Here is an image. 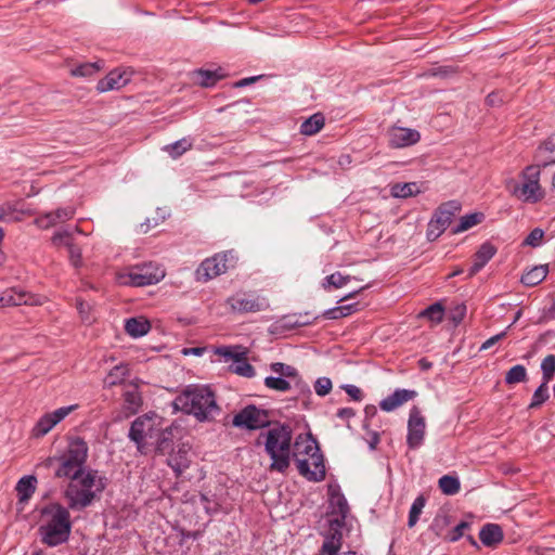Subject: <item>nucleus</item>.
<instances>
[{
	"label": "nucleus",
	"mask_w": 555,
	"mask_h": 555,
	"mask_svg": "<svg viewBox=\"0 0 555 555\" xmlns=\"http://www.w3.org/2000/svg\"><path fill=\"white\" fill-rule=\"evenodd\" d=\"M176 410L193 415L198 422H211L220 413L216 395L209 386L189 385L173 401Z\"/></svg>",
	"instance_id": "nucleus-1"
},
{
	"label": "nucleus",
	"mask_w": 555,
	"mask_h": 555,
	"mask_svg": "<svg viewBox=\"0 0 555 555\" xmlns=\"http://www.w3.org/2000/svg\"><path fill=\"white\" fill-rule=\"evenodd\" d=\"M195 76L199 86L209 88L215 86L223 75L219 70L197 69Z\"/></svg>",
	"instance_id": "nucleus-37"
},
{
	"label": "nucleus",
	"mask_w": 555,
	"mask_h": 555,
	"mask_svg": "<svg viewBox=\"0 0 555 555\" xmlns=\"http://www.w3.org/2000/svg\"><path fill=\"white\" fill-rule=\"evenodd\" d=\"M496 248L489 242L483 243L479 249L474 254L470 263L467 264V269H456L450 272L446 278H455L464 272H467L469 278L476 275L492 257L495 255Z\"/></svg>",
	"instance_id": "nucleus-13"
},
{
	"label": "nucleus",
	"mask_w": 555,
	"mask_h": 555,
	"mask_svg": "<svg viewBox=\"0 0 555 555\" xmlns=\"http://www.w3.org/2000/svg\"><path fill=\"white\" fill-rule=\"evenodd\" d=\"M426 504V498L421 494L418 495L412 503L410 512H409V519H408V527L413 528L416 522L420 519V515L422 514V511Z\"/></svg>",
	"instance_id": "nucleus-41"
},
{
	"label": "nucleus",
	"mask_w": 555,
	"mask_h": 555,
	"mask_svg": "<svg viewBox=\"0 0 555 555\" xmlns=\"http://www.w3.org/2000/svg\"><path fill=\"white\" fill-rule=\"evenodd\" d=\"M130 375L129 364L119 363L115 365L104 378V385L108 388L120 385Z\"/></svg>",
	"instance_id": "nucleus-31"
},
{
	"label": "nucleus",
	"mask_w": 555,
	"mask_h": 555,
	"mask_svg": "<svg viewBox=\"0 0 555 555\" xmlns=\"http://www.w3.org/2000/svg\"><path fill=\"white\" fill-rule=\"evenodd\" d=\"M438 483H439V488L442 491V493H444L447 495H454L461 489V483H460L459 478L450 476V475L442 476L439 479Z\"/></svg>",
	"instance_id": "nucleus-40"
},
{
	"label": "nucleus",
	"mask_w": 555,
	"mask_h": 555,
	"mask_svg": "<svg viewBox=\"0 0 555 555\" xmlns=\"http://www.w3.org/2000/svg\"><path fill=\"white\" fill-rule=\"evenodd\" d=\"M267 388L276 391H287L291 389V383L281 376H268L264 378Z\"/></svg>",
	"instance_id": "nucleus-46"
},
{
	"label": "nucleus",
	"mask_w": 555,
	"mask_h": 555,
	"mask_svg": "<svg viewBox=\"0 0 555 555\" xmlns=\"http://www.w3.org/2000/svg\"><path fill=\"white\" fill-rule=\"evenodd\" d=\"M485 220L483 212H473L461 217L460 222L452 229L453 234L462 233L481 223Z\"/></svg>",
	"instance_id": "nucleus-35"
},
{
	"label": "nucleus",
	"mask_w": 555,
	"mask_h": 555,
	"mask_svg": "<svg viewBox=\"0 0 555 555\" xmlns=\"http://www.w3.org/2000/svg\"><path fill=\"white\" fill-rule=\"evenodd\" d=\"M199 502L204 506L207 514L211 515L217 513L218 504L215 501L210 500L207 494L201 493Z\"/></svg>",
	"instance_id": "nucleus-55"
},
{
	"label": "nucleus",
	"mask_w": 555,
	"mask_h": 555,
	"mask_svg": "<svg viewBox=\"0 0 555 555\" xmlns=\"http://www.w3.org/2000/svg\"><path fill=\"white\" fill-rule=\"evenodd\" d=\"M446 230H443V228H441L437 222H435V220L431 218L429 223H428V227H427V232H426V236H427V240L428 241H436Z\"/></svg>",
	"instance_id": "nucleus-54"
},
{
	"label": "nucleus",
	"mask_w": 555,
	"mask_h": 555,
	"mask_svg": "<svg viewBox=\"0 0 555 555\" xmlns=\"http://www.w3.org/2000/svg\"><path fill=\"white\" fill-rule=\"evenodd\" d=\"M543 237L544 231L540 228H535L527 235L522 244L531 247H538L541 245Z\"/></svg>",
	"instance_id": "nucleus-51"
},
{
	"label": "nucleus",
	"mask_w": 555,
	"mask_h": 555,
	"mask_svg": "<svg viewBox=\"0 0 555 555\" xmlns=\"http://www.w3.org/2000/svg\"><path fill=\"white\" fill-rule=\"evenodd\" d=\"M14 209L10 205H1L0 206V221H9L12 220V215L14 214Z\"/></svg>",
	"instance_id": "nucleus-64"
},
{
	"label": "nucleus",
	"mask_w": 555,
	"mask_h": 555,
	"mask_svg": "<svg viewBox=\"0 0 555 555\" xmlns=\"http://www.w3.org/2000/svg\"><path fill=\"white\" fill-rule=\"evenodd\" d=\"M292 456L296 460L298 473L308 481L320 482L325 479L324 456L311 434L296 438Z\"/></svg>",
	"instance_id": "nucleus-3"
},
{
	"label": "nucleus",
	"mask_w": 555,
	"mask_h": 555,
	"mask_svg": "<svg viewBox=\"0 0 555 555\" xmlns=\"http://www.w3.org/2000/svg\"><path fill=\"white\" fill-rule=\"evenodd\" d=\"M446 314L442 301H437L425 308L418 313V319H427L433 323L439 324L443 321Z\"/></svg>",
	"instance_id": "nucleus-32"
},
{
	"label": "nucleus",
	"mask_w": 555,
	"mask_h": 555,
	"mask_svg": "<svg viewBox=\"0 0 555 555\" xmlns=\"http://www.w3.org/2000/svg\"><path fill=\"white\" fill-rule=\"evenodd\" d=\"M173 451V433L171 428L163 430L156 442L155 453L157 455L170 454Z\"/></svg>",
	"instance_id": "nucleus-34"
},
{
	"label": "nucleus",
	"mask_w": 555,
	"mask_h": 555,
	"mask_svg": "<svg viewBox=\"0 0 555 555\" xmlns=\"http://www.w3.org/2000/svg\"><path fill=\"white\" fill-rule=\"evenodd\" d=\"M167 464L175 473L177 478L181 477L182 474L190 467L191 460L189 456V450L181 446L177 451H172L168 454Z\"/></svg>",
	"instance_id": "nucleus-22"
},
{
	"label": "nucleus",
	"mask_w": 555,
	"mask_h": 555,
	"mask_svg": "<svg viewBox=\"0 0 555 555\" xmlns=\"http://www.w3.org/2000/svg\"><path fill=\"white\" fill-rule=\"evenodd\" d=\"M527 379V370L524 365L517 364L511 367L505 374V383L515 385Z\"/></svg>",
	"instance_id": "nucleus-42"
},
{
	"label": "nucleus",
	"mask_w": 555,
	"mask_h": 555,
	"mask_svg": "<svg viewBox=\"0 0 555 555\" xmlns=\"http://www.w3.org/2000/svg\"><path fill=\"white\" fill-rule=\"evenodd\" d=\"M264 439V451L272 460L270 470L284 474L291 465V448L293 430L287 424L276 423L266 433H261L257 439V444Z\"/></svg>",
	"instance_id": "nucleus-4"
},
{
	"label": "nucleus",
	"mask_w": 555,
	"mask_h": 555,
	"mask_svg": "<svg viewBox=\"0 0 555 555\" xmlns=\"http://www.w3.org/2000/svg\"><path fill=\"white\" fill-rule=\"evenodd\" d=\"M343 545V532L339 530L328 529L324 537L323 544L318 555H339Z\"/></svg>",
	"instance_id": "nucleus-25"
},
{
	"label": "nucleus",
	"mask_w": 555,
	"mask_h": 555,
	"mask_svg": "<svg viewBox=\"0 0 555 555\" xmlns=\"http://www.w3.org/2000/svg\"><path fill=\"white\" fill-rule=\"evenodd\" d=\"M534 159L538 162L535 165H541V168L555 164V133L538 146Z\"/></svg>",
	"instance_id": "nucleus-24"
},
{
	"label": "nucleus",
	"mask_w": 555,
	"mask_h": 555,
	"mask_svg": "<svg viewBox=\"0 0 555 555\" xmlns=\"http://www.w3.org/2000/svg\"><path fill=\"white\" fill-rule=\"evenodd\" d=\"M541 370H542V383H545L546 385L548 382L553 378L555 373V356L548 354L546 356L541 363Z\"/></svg>",
	"instance_id": "nucleus-44"
},
{
	"label": "nucleus",
	"mask_w": 555,
	"mask_h": 555,
	"mask_svg": "<svg viewBox=\"0 0 555 555\" xmlns=\"http://www.w3.org/2000/svg\"><path fill=\"white\" fill-rule=\"evenodd\" d=\"M466 315V306L464 304L456 305L449 311L448 319L457 326Z\"/></svg>",
	"instance_id": "nucleus-52"
},
{
	"label": "nucleus",
	"mask_w": 555,
	"mask_h": 555,
	"mask_svg": "<svg viewBox=\"0 0 555 555\" xmlns=\"http://www.w3.org/2000/svg\"><path fill=\"white\" fill-rule=\"evenodd\" d=\"M191 147L192 143L188 139L183 138L175 143L166 145L164 150L168 152L171 157L177 158Z\"/></svg>",
	"instance_id": "nucleus-43"
},
{
	"label": "nucleus",
	"mask_w": 555,
	"mask_h": 555,
	"mask_svg": "<svg viewBox=\"0 0 555 555\" xmlns=\"http://www.w3.org/2000/svg\"><path fill=\"white\" fill-rule=\"evenodd\" d=\"M356 411L352 408H341L338 409L336 412V416L340 420L349 421L350 418L354 417Z\"/></svg>",
	"instance_id": "nucleus-63"
},
{
	"label": "nucleus",
	"mask_w": 555,
	"mask_h": 555,
	"mask_svg": "<svg viewBox=\"0 0 555 555\" xmlns=\"http://www.w3.org/2000/svg\"><path fill=\"white\" fill-rule=\"evenodd\" d=\"M218 353L228 359H234L236 361V364L233 367V372L236 373L237 375L248 378L255 376V367L251 364H249L246 359H240L236 354H234L231 348H219Z\"/></svg>",
	"instance_id": "nucleus-26"
},
{
	"label": "nucleus",
	"mask_w": 555,
	"mask_h": 555,
	"mask_svg": "<svg viewBox=\"0 0 555 555\" xmlns=\"http://www.w3.org/2000/svg\"><path fill=\"white\" fill-rule=\"evenodd\" d=\"M486 103L491 107L501 106L504 103V96L501 91H493L487 95Z\"/></svg>",
	"instance_id": "nucleus-56"
},
{
	"label": "nucleus",
	"mask_w": 555,
	"mask_h": 555,
	"mask_svg": "<svg viewBox=\"0 0 555 555\" xmlns=\"http://www.w3.org/2000/svg\"><path fill=\"white\" fill-rule=\"evenodd\" d=\"M129 81L130 76L126 70L114 69L111 70L104 78L98 81L96 90L99 92L118 90L125 87Z\"/></svg>",
	"instance_id": "nucleus-19"
},
{
	"label": "nucleus",
	"mask_w": 555,
	"mask_h": 555,
	"mask_svg": "<svg viewBox=\"0 0 555 555\" xmlns=\"http://www.w3.org/2000/svg\"><path fill=\"white\" fill-rule=\"evenodd\" d=\"M89 448L81 437L72 438L66 451L59 457L48 459V465L57 461L59 467L54 475L57 478H69L70 481H78L87 472L85 464L88 459Z\"/></svg>",
	"instance_id": "nucleus-6"
},
{
	"label": "nucleus",
	"mask_w": 555,
	"mask_h": 555,
	"mask_svg": "<svg viewBox=\"0 0 555 555\" xmlns=\"http://www.w3.org/2000/svg\"><path fill=\"white\" fill-rule=\"evenodd\" d=\"M76 308L83 323L91 324L94 322L95 319L91 314L92 307L87 301L76 298Z\"/></svg>",
	"instance_id": "nucleus-48"
},
{
	"label": "nucleus",
	"mask_w": 555,
	"mask_h": 555,
	"mask_svg": "<svg viewBox=\"0 0 555 555\" xmlns=\"http://www.w3.org/2000/svg\"><path fill=\"white\" fill-rule=\"evenodd\" d=\"M550 398L548 388L545 383H542L533 392L529 409H537L542 405Z\"/></svg>",
	"instance_id": "nucleus-45"
},
{
	"label": "nucleus",
	"mask_w": 555,
	"mask_h": 555,
	"mask_svg": "<svg viewBox=\"0 0 555 555\" xmlns=\"http://www.w3.org/2000/svg\"><path fill=\"white\" fill-rule=\"evenodd\" d=\"M125 408L131 413H137L142 405V397L137 387L124 392Z\"/></svg>",
	"instance_id": "nucleus-38"
},
{
	"label": "nucleus",
	"mask_w": 555,
	"mask_h": 555,
	"mask_svg": "<svg viewBox=\"0 0 555 555\" xmlns=\"http://www.w3.org/2000/svg\"><path fill=\"white\" fill-rule=\"evenodd\" d=\"M232 425L250 431L262 429L270 426V413L255 404H247L233 416Z\"/></svg>",
	"instance_id": "nucleus-10"
},
{
	"label": "nucleus",
	"mask_w": 555,
	"mask_h": 555,
	"mask_svg": "<svg viewBox=\"0 0 555 555\" xmlns=\"http://www.w3.org/2000/svg\"><path fill=\"white\" fill-rule=\"evenodd\" d=\"M166 270L156 261L135 264L128 273H119L117 278H165Z\"/></svg>",
	"instance_id": "nucleus-17"
},
{
	"label": "nucleus",
	"mask_w": 555,
	"mask_h": 555,
	"mask_svg": "<svg viewBox=\"0 0 555 555\" xmlns=\"http://www.w3.org/2000/svg\"><path fill=\"white\" fill-rule=\"evenodd\" d=\"M417 396L415 390L396 389L391 395L379 402V408L385 412H391L405 402L413 400Z\"/></svg>",
	"instance_id": "nucleus-21"
},
{
	"label": "nucleus",
	"mask_w": 555,
	"mask_h": 555,
	"mask_svg": "<svg viewBox=\"0 0 555 555\" xmlns=\"http://www.w3.org/2000/svg\"><path fill=\"white\" fill-rule=\"evenodd\" d=\"M150 330L151 323L143 317L130 318L126 320L125 331L129 336L133 338L146 335Z\"/></svg>",
	"instance_id": "nucleus-30"
},
{
	"label": "nucleus",
	"mask_w": 555,
	"mask_h": 555,
	"mask_svg": "<svg viewBox=\"0 0 555 555\" xmlns=\"http://www.w3.org/2000/svg\"><path fill=\"white\" fill-rule=\"evenodd\" d=\"M75 216V208L73 207H64L57 208L54 211H50L42 216L38 221L42 227H52L57 222H64L66 220H70Z\"/></svg>",
	"instance_id": "nucleus-29"
},
{
	"label": "nucleus",
	"mask_w": 555,
	"mask_h": 555,
	"mask_svg": "<svg viewBox=\"0 0 555 555\" xmlns=\"http://www.w3.org/2000/svg\"><path fill=\"white\" fill-rule=\"evenodd\" d=\"M38 528L41 542L54 547L68 541L72 531L69 511L60 503H50L40 511Z\"/></svg>",
	"instance_id": "nucleus-2"
},
{
	"label": "nucleus",
	"mask_w": 555,
	"mask_h": 555,
	"mask_svg": "<svg viewBox=\"0 0 555 555\" xmlns=\"http://www.w3.org/2000/svg\"><path fill=\"white\" fill-rule=\"evenodd\" d=\"M418 193L415 182L396 183L391 186V195L399 198H408Z\"/></svg>",
	"instance_id": "nucleus-39"
},
{
	"label": "nucleus",
	"mask_w": 555,
	"mask_h": 555,
	"mask_svg": "<svg viewBox=\"0 0 555 555\" xmlns=\"http://www.w3.org/2000/svg\"><path fill=\"white\" fill-rule=\"evenodd\" d=\"M331 504L335 506L336 513L338 515L347 516L349 513V506L346 498L341 493H337L336 495L332 494Z\"/></svg>",
	"instance_id": "nucleus-49"
},
{
	"label": "nucleus",
	"mask_w": 555,
	"mask_h": 555,
	"mask_svg": "<svg viewBox=\"0 0 555 555\" xmlns=\"http://www.w3.org/2000/svg\"><path fill=\"white\" fill-rule=\"evenodd\" d=\"M325 124V118L323 114L315 113L309 118H307L301 125H300V132L305 135H313L318 133Z\"/></svg>",
	"instance_id": "nucleus-33"
},
{
	"label": "nucleus",
	"mask_w": 555,
	"mask_h": 555,
	"mask_svg": "<svg viewBox=\"0 0 555 555\" xmlns=\"http://www.w3.org/2000/svg\"><path fill=\"white\" fill-rule=\"evenodd\" d=\"M42 302L43 298L41 296L15 287L9 288L0 294V308L22 305L39 306L42 305Z\"/></svg>",
	"instance_id": "nucleus-15"
},
{
	"label": "nucleus",
	"mask_w": 555,
	"mask_h": 555,
	"mask_svg": "<svg viewBox=\"0 0 555 555\" xmlns=\"http://www.w3.org/2000/svg\"><path fill=\"white\" fill-rule=\"evenodd\" d=\"M470 528V522L467 521H461L459 525H456L448 534L447 540L449 542H456L459 541L463 535L464 531L466 529Z\"/></svg>",
	"instance_id": "nucleus-53"
},
{
	"label": "nucleus",
	"mask_w": 555,
	"mask_h": 555,
	"mask_svg": "<svg viewBox=\"0 0 555 555\" xmlns=\"http://www.w3.org/2000/svg\"><path fill=\"white\" fill-rule=\"evenodd\" d=\"M37 479L34 476L22 477L17 485L16 491L20 496V501H28L36 491Z\"/></svg>",
	"instance_id": "nucleus-36"
},
{
	"label": "nucleus",
	"mask_w": 555,
	"mask_h": 555,
	"mask_svg": "<svg viewBox=\"0 0 555 555\" xmlns=\"http://www.w3.org/2000/svg\"><path fill=\"white\" fill-rule=\"evenodd\" d=\"M548 273V264H541L532 268L529 272L522 274L521 278H527L529 275H533V278H547Z\"/></svg>",
	"instance_id": "nucleus-57"
},
{
	"label": "nucleus",
	"mask_w": 555,
	"mask_h": 555,
	"mask_svg": "<svg viewBox=\"0 0 555 555\" xmlns=\"http://www.w3.org/2000/svg\"><path fill=\"white\" fill-rule=\"evenodd\" d=\"M99 69L98 63H83L72 68L70 74L75 77H89L99 72Z\"/></svg>",
	"instance_id": "nucleus-47"
},
{
	"label": "nucleus",
	"mask_w": 555,
	"mask_h": 555,
	"mask_svg": "<svg viewBox=\"0 0 555 555\" xmlns=\"http://www.w3.org/2000/svg\"><path fill=\"white\" fill-rule=\"evenodd\" d=\"M502 528L496 524H486L479 531V539L485 546L492 547L502 542Z\"/></svg>",
	"instance_id": "nucleus-28"
},
{
	"label": "nucleus",
	"mask_w": 555,
	"mask_h": 555,
	"mask_svg": "<svg viewBox=\"0 0 555 555\" xmlns=\"http://www.w3.org/2000/svg\"><path fill=\"white\" fill-rule=\"evenodd\" d=\"M107 485V479L98 475V470L88 469L78 481H70L65 490L68 507L81 511L91 505Z\"/></svg>",
	"instance_id": "nucleus-5"
},
{
	"label": "nucleus",
	"mask_w": 555,
	"mask_h": 555,
	"mask_svg": "<svg viewBox=\"0 0 555 555\" xmlns=\"http://www.w3.org/2000/svg\"><path fill=\"white\" fill-rule=\"evenodd\" d=\"M333 388L332 380L328 377H319L314 382V391L320 397H325Z\"/></svg>",
	"instance_id": "nucleus-50"
},
{
	"label": "nucleus",
	"mask_w": 555,
	"mask_h": 555,
	"mask_svg": "<svg viewBox=\"0 0 555 555\" xmlns=\"http://www.w3.org/2000/svg\"><path fill=\"white\" fill-rule=\"evenodd\" d=\"M425 418L422 415L420 409L414 405L410 410L408 421L406 444L409 449L416 450L423 444L425 439Z\"/></svg>",
	"instance_id": "nucleus-12"
},
{
	"label": "nucleus",
	"mask_w": 555,
	"mask_h": 555,
	"mask_svg": "<svg viewBox=\"0 0 555 555\" xmlns=\"http://www.w3.org/2000/svg\"><path fill=\"white\" fill-rule=\"evenodd\" d=\"M232 313L246 314L266 311L270 308L269 299L258 291H237L227 299Z\"/></svg>",
	"instance_id": "nucleus-8"
},
{
	"label": "nucleus",
	"mask_w": 555,
	"mask_h": 555,
	"mask_svg": "<svg viewBox=\"0 0 555 555\" xmlns=\"http://www.w3.org/2000/svg\"><path fill=\"white\" fill-rule=\"evenodd\" d=\"M319 317H312L310 312L305 313H293L283 315L276 325L283 330H294L297 327L308 326L313 324Z\"/></svg>",
	"instance_id": "nucleus-23"
},
{
	"label": "nucleus",
	"mask_w": 555,
	"mask_h": 555,
	"mask_svg": "<svg viewBox=\"0 0 555 555\" xmlns=\"http://www.w3.org/2000/svg\"><path fill=\"white\" fill-rule=\"evenodd\" d=\"M52 241L55 245H65L68 247L69 258L73 263V266L78 267V264L81 261V253L80 249L73 244V237L72 234L68 231H60L56 232Z\"/></svg>",
	"instance_id": "nucleus-27"
},
{
	"label": "nucleus",
	"mask_w": 555,
	"mask_h": 555,
	"mask_svg": "<svg viewBox=\"0 0 555 555\" xmlns=\"http://www.w3.org/2000/svg\"><path fill=\"white\" fill-rule=\"evenodd\" d=\"M238 262L234 249L223 250L204 259L196 269V278H217L234 270Z\"/></svg>",
	"instance_id": "nucleus-9"
},
{
	"label": "nucleus",
	"mask_w": 555,
	"mask_h": 555,
	"mask_svg": "<svg viewBox=\"0 0 555 555\" xmlns=\"http://www.w3.org/2000/svg\"><path fill=\"white\" fill-rule=\"evenodd\" d=\"M506 336V331H503L492 337H490L489 339H487L480 347V350H487L489 348H491L492 346H494L496 343H499L500 340H502L504 337Z\"/></svg>",
	"instance_id": "nucleus-59"
},
{
	"label": "nucleus",
	"mask_w": 555,
	"mask_h": 555,
	"mask_svg": "<svg viewBox=\"0 0 555 555\" xmlns=\"http://www.w3.org/2000/svg\"><path fill=\"white\" fill-rule=\"evenodd\" d=\"M151 429L150 421L146 418L138 417L131 423L128 437L135 442L138 451L142 454L146 453L144 438L150 435Z\"/></svg>",
	"instance_id": "nucleus-20"
},
{
	"label": "nucleus",
	"mask_w": 555,
	"mask_h": 555,
	"mask_svg": "<svg viewBox=\"0 0 555 555\" xmlns=\"http://www.w3.org/2000/svg\"><path fill=\"white\" fill-rule=\"evenodd\" d=\"M541 165H528L520 172L522 182L515 184L513 195L524 203L535 204L545 196V191L540 183Z\"/></svg>",
	"instance_id": "nucleus-7"
},
{
	"label": "nucleus",
	"mask_w": 555,
	"mask_h": 555,
	"mask_svg": "<svg viewBox=\"0 0 555 555\" xmlns=\"http://www.w3.org/2000/svg\"><path fill=\"white\" fill-rule=\"evenodd\" d=\"M462 204L456 201H448L442 203L436 209L433 219L437 222L443 230H447L449 225L452 223L454 217L461 211Z\"/></svg>",
	"instance_id": "nucleus-18"
},
{
	"label": "nucleus",
	"mask_w": 555,
	"mask_h": 555,
	"mask_svg": "<svg viewBox=\"0 0 555 555\" xmlns=\"http://www.w3.org/2000/svg\"><path fill=\"white\" fill-rule=\"evenodd\" d=\"M341 388L346 391L348 396L351 397L352 400L361 401L363 399V392L359 387L347 384L343 385Z\"/></svg>",
	"instance_id": "nucleus-58"
},
{
	"label": "nucleus",
	"mask_w": 555,
	"mask_h": 555,
	"mask_svg": "<svg viewBox=\"0 0 555 555\" xmlns=\"http://www.w3.org/2000/svg\"><path fill=\"white\" fill-rule=\"evenodd\" d=\"M77 404L62 406L51 413L42 415L33 428V436L36 438L43 437L61 421H63L72 411L77 409Z\"/></svg>",
	"instance_id": "nucleus-14"
},
{
	"label": "nucleus",
	"mask_w": 555,
	"mask_h": 555,
	"mask_svg": "<svg viewBox=\"0 0 555 555\" xmlns=\"http://www.w3.org/2000/svg\"><path fill=\"white\" fill-rule=\"evenodd\" d=\"M270 370L279 374L281 377L295 380V387L298 389V396L296 399H301L304 409L309 410L311 408L312 392L310 386L302 380L295 366L282 362H273L270 364Z\"/></svg>",
	"instance_id": "nucleus-11"
},
{
	"label": "nucleus",
	"mask_w": 555,
	"mask_h": 555,
	"mask_svg": "<svg viewBox=\"0 0 555 555\" xmlns=\"http://www.w3.org/2000/svg\"><path fill=\"white\" fill-rule=\"evenodd\" d=\"M421 134L415 129L404 127H392L388 131V143L390 147L402 149L416 144Z\"/></svg>",
	"instance_id": "nucleus-16"
},
{
	"label": "nucleus",
	"mask_w": 555,
	"mask_h": 555,
	"mask_svg": "<svg viewBox=\"0 0 555 555\" xmlns=\"http://www.w3.org/2000/svg\"><path fill=\"white\" fill-rule=\"evenodd\" d=\"M347 516L338 515V517L328 519V529L341 531L345 526Z\"/></svg>",
	"instance_id": "nucleus-61"
},
{
	"label": "nucleus",
	"mask_w": 555,
	"mask_h": 555,
	"mask_svg": "<svg viewBox=\"0 0 555 555\" xmlns=\"http://www.w3.org/2000/svg\"><path fill=\"white\" fill-rule=\"evenodd\" d=\"M349 280H325L322 283V287L325 291H331L332 288H340L347 284Z\"/></svg>",
	"instance_id": "nucleus-60"
},
{
	"label": "nucleus",
	"mask_w": 555,
	"mask_h": 555,
	"mask_svg": "<svg viewBox=\"0 0 555 555\" xmlns=\"http://www.w3.org/2000/svg\"><path fill=\"white\" fill-rule=\"evenodd\" d=\"M320 318V315H318ZM322 318L326 319V320H338V319H341L344 318L343 314H341V311H339V308L338 306L337 307H334V308H330L327 310H325L322 314H321Z\"/></svg>",
	"instance_id": "nucleus-62"
}]
</instances>
